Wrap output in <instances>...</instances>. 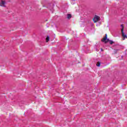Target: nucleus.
Wrapping results in <instances>:
<instances>
[{"mask_svg":"<svg viewBox=\"0 0 127 127\" xmlns=\"http://www.w3.org/2000/svg\"><path fill=\"white\" fill-rule=\"evenodd\" d=\"M102 42H105V43H108L109 41H111L109 39H108V35L107 34H105L104 37H103V39L101 40Z\"/></svg>","mask_w":127,"mask_h":127,"instance_id":"1","label":"nucleus"},{"mask_svg":"<svg viewBox=\"0 0 127 127\" xmlns=\"http://www.w3.org/2000/svg\"><path fill=\"white\" fill-rule=\"evenodd\" d=\"M49 40V37L48 36L46 39V42H48V41Z\"/></svg>","mask_w":127,"mask_h":127,"instance_id":"8","label":"nucleus"},{"mask_svg":"<svg viewBox=\"0 0 127 127\" xmlns=\"http://www.w3.org/2000/svg\"><path fill=\"white\" fill-rule=\"evenodd\" d=\"M101 51H103V49H101Z\"/></svg>","mask_w":127,"mask_h":127,"instance_id":"10","label":"nucleus"},{"mask_svg":"<svg viewBox=\"0 0 127 127\" xmlns=\"http://www.w3.org/2000/svg\"><path fill=\"white\" fill-rule=\"evenodd\" d=\"M2 0H1V1H2Z\"/></svg>","mask_w":127,"mask_h":127,"instance_id":"11","label":"nucleus"},{"mask_svg":"<svg viewBox=\"0 0 127 127\" xmlns=\"http://www.w3.org/2000/svg\"><path fill=\"white\" fill-rule=\"evenodd\" d=\"M96 66H97V67H100L101 66V63L98 62L96 64Z\"/></svg>","mask_w":127,"mask_h":127,"instance_id":"7","label":"nucleus"},{"mask_svg":"<svg viewBox=\"0 0 127 127\" xmlns=\"http://www.w3.org/2000/svg\"><path fill=\"white\" fill-rule=\"evenodd\" d=\"M72 17V15L70 14H67V19H70Z\"/></svg>","mask_w":127,"mask_h":127,"instance_id":"6","label":"nucleus"},{"mask_svg":"<svg viewBox=\"0 0 127 127\" xmlns=\"http://www.w3.org/2000/svg\"><path fill=\"white\" fill-rule=\"evenodd\" d=\"M122 36L123 37V40H125L126 38L127 39V35H125V33L124 32H122Z\"/></svg>","mask_w":127,"mask_h":127,"instance_id":"4","label":"nucleus"},{"mask_svg":"<svg viewBox=\"0 0 127 127\" xmlns=\"http://www.w3.org/2000/svg\"><path fill=\"white\" fill-rule=\"evenodd\" d=\"M121 26L122 27L121 32H124V29H125V26H124V24L121 25Z\"/></svg>","mask_w":127,"mask_h":127,"instance_id":"5","label":"nucleus"},{"mask_svg":"<svg viewBox=\"0 0 127 127\" xmlns=\"http://www.w3.org/2000/svg\"><path fill=\"white\" fill-rule=\"evenodd\" d=\"M109 42H110V43H109L110 44H113V43H114V42L113 41L110 40Z\"/></svg>","mask_w":127,"mask_h":127,"instance_id":"9","label":"nucleus"},{"mask_svg":"<svg viewBox=\"0 0 127 127\" xmlns=\"http://www.w3.org/2000/svg\"><path fill=\"white\" fill-rule=\"evenodd\" d=\"M99 19H100V16L98 15H95L94 16V18H93V21L95 23H96V22H98V21H99Z\"/></svg>","mask_w":127,"mask_h":127,"instance_id":"2","label":"nucleus"},{"mask_svg":"<svg viewBox=\"0 0 127 127\" xmlns=\"http://www.w3.org/2000/svg\"><path fill=\"white\" fill-rule=\"evenodd\" d=\"M4 4H5V1L4 0L1 1V3L0 2V6L5 7V5Z\"/></svg>","mask_w":127,"mask_h":127,"instance_id":"3","label":"nucleus"}]
</instances>
